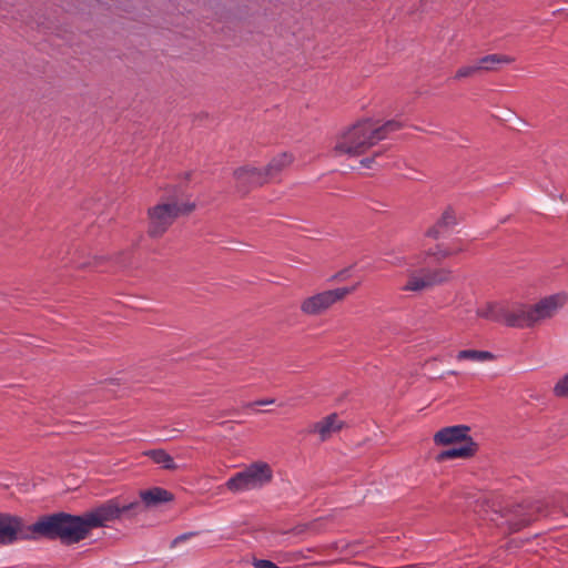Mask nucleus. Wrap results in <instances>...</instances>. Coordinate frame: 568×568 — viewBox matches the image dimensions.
Returning <instances> with one entry per match:
<instances>
[{
    "label": "nucleus",
    "instance_id": "obj_1",
    "mask_svg": "<svg viewBox=\"0 0 568 568\" xmlns=\"http://www.w3.org/2000/svg\"><path fill=\"white\" fill-rule=\"evenodd\" d=\"M142 511L143 506L140 500L122 503L120 498H113L81 516L57 513L54 515L59 540L65 545L77 544L85 539L92 529L103 527L108 521L119 519L123 515L134 516Z\"/></svg>",
    "mask_w": 568,
    "mask_h": 568
},
{
    "label": "nucleus",
    "instance_id": "obj_2",
    "mask_svg": "<svg viewBox=\"0 0 568 568\" xmlns=\"http://www.w3.org/2000/svg\"><path fill=\"white\" fill-rule=\"evenodd\" d=\"M40 538L59 539L54 514L42 516L34 524L27 525L20 516L0 513V545Z\"/></svg>",
    "mask_w": 568,
    "mask_h": 568
},
{
    "label": "nucleus",
    "instance_id": "obj_3",
    "mask_svg": "<svg viewBox=\"0 0 568 568\" xmlns=\"http://www.w3.org/2000/svg\"><path fill=\"white\" fill-rule=\"evenodd\" d=\"M194 207V203L180 202L174 196L161 200L148 210V235L161 237L179 216L190 214Z\"/></svg>",
    "mask_w": 568,
    "mask_h": 568
},
{
    "label": "nucleus",
    "instance_id": "obj_4",
    "mask_svg": "<svg viewBox=\"0 0 568 568\" xmlns=\"http://www.w3.org/2000/svg\"><path fill=\"white\" fill-rule=\"evenodd\" d=\"M376 144L371 119L358 121L342 132L334 146L335 155L358 156Z\"/></svg>",
    "mask_w": 568,
    "mask_h": 568
},
{
    "label": "nucleus",
    "instance_id": "obj_5",
    "mask_svg": "<svg viewBox=\"0 0 568 568\" xmlns=\"http://www.w3.org/2000/svg\"><path fill=\"white\" fill-rule=\"evenodd\" d=\"M546 515V507L541 501L511 504L500 510L499 518L503 521H497V525L506 526L509 532H517Z\"/></svg>",
    "mask_w": 568,
    "mask_h": 568
},
{
    "label": "nucleus",
    "instance_id": "obj_6",
    "mask_svg": "<svg viewBox=\"0 0 568 568\" xmlns=\"http://www.w3.org/2000/svg\"><path fill=\"white\" fill-rule=\"evenodd\" d=\"M272 479L273 469L271 466L265 462H255L232 476L225 486L233 493H241L262 488L271 483Z\"/></svg>",
    "mask_w": 568,
    "mask_h": 568
},
{
    "label": "nucleus",
    "instance_id": "obj_7",
    "mask_svg": "<svg viewBox=\"0 0 568 568\" xmlns=\"http://www.w3.org/2000/svg\"><path fill=\"white\" fill-rule=\"evenodd\" d=\"M357 285L352 287H338L335 290L323 291L306 297L301 303V311L308 316H317L329 310L335 303L343 301L347 295L356 290Z\"/></svg>",
    "mask_w": 568,
    "mask_h": 568
},
{
    "label": "nucleus",
    "instance_id": "obj_8",
    "mask_svg": "<svg viewBox=\"0 0 568 568\" xmlns=\"http://www.w3.org/2000/svg\"><path fill=\"white\" fill-rule=\"evenodd\" d=\"M452 272L447 268H420L407 272V282L402 287L404 292H422L430 290L436 285L447 283Z\"/></svg>",
    "mask_w": 568,
    "mask_h": 568
},
{
    "label": "nucleus",
    "instance_id": "obj_9",
    "mask_svg": "<svg viewBox=\"0 0 568 568\" xmlns=\"http://www.w3.org/2000/svg\"><path fill=\"white\" fill-rule=\"evenodd\" d=\"M501 323L516 328L535 326L531 306L523 303L504 302Z\"/></svg>",
    "mask_w": 568,
    "mask_h": 568
},
{
    "label": "nucleus",
    "instance_id": "obj_10",
    "mask_svg": "<svg viewBox=\"0 0 568 568\" xmlns=\"http://www.w3.org/2000/svg\"><path fill=\"white\" fill-rule=\"evenodd\" d=\"M237 192L246 194L250 190L262 186L266 182L263 169L254 166H242L233 172Z\"/></svg>",
    "mask_w": 568,
    "mask_h": 568
},
{
    "label": "nucleus",
    "instance_id": "obj_11",
    "mask_svg": "<svg viewBox=\"0 0 568 568\" xmlns=\"http://www.w3.org/2000/svg\"><path fill=\"white\" fill-rule=\"evenodd\" d=\"M567 302L565 294H554L541 298L538 303L530 305L535 325L551 318Z\"/></svg>",
    "mask_w": 568,
    "mask_h": 568
},
{
    "label": "nucleus",
    "instance_id": "obj_12",
    "mask_svg": "<svg viewBox=\"0 0 568 568\" xmlns=\"http://www.w3.org/2000/svg\"><path fill=\"white\" fill-rule=\"evenodd\" d=\"M469 427L465 425L448 426L439 429L434 435V443L437 446H447L456 443H466L471 439L468 436Z\"/></svg>",
    "mask_w": 568,
    "mask_h": 568
},
{
    "label": "nucleus",
    "instance_id": "obj_13",
    "mask_svg": "<svg viewBox=\"0 0 568 568\" xmlns=\"http://www.w3.org/2000/svg\"><path fill=\"white\" fill-rule=\"evenodd\" d=\"M343 427V422L338 419L336 414H331L322 420L312 425L310 432L317 433L322 440H326L334 433L338 432Z\"/></svg>",
    "mask_w": 568,
    "mask_h": 568
},
{
    "label": "nucleus",
    "instance_id": "obj_14",
    "mask_svg": "<svg viewBox=\"0 0 568 568\" xmlns=\"http://www.w3.org/2000/svg\"><path fill=\"white\" fill-rule=\"evenodd\" d=\"M294 161V156L290 153L283 152L274 156L270 163L263 169L266 182L275 179Z\"/></svg>",
    "mask_w": 568,
    "mask_h": 568
},
{
    "label": "nucleus",
    "instance_id": "obj_15",
    "mask_svg": "<svg viewBox=\"0 0 568 568\" xmlns=\"http://www.w3.org/2000/svg\"><path fill=\"white\" fill-rule=\"evenodd\" d=\"M141 504L143 509L145 507H154L163 503L171 501L173 499V495L164 488L154 487L146 490L140 491Z\"/></svg>",
    "mask_w": 568,
    "mask_h": 568
},
{
    "label": "nucleus",
    "instance_id": "obj_16",
    "mask_svg": "<svg viewBox=\"0 0 568 568\" xmlns=\"http://www.w3.org/2000/svg\"><path fill=\"white\" fill-rule=\"evenodd\" d=\"M456 216L452 209H446L438 221L426 231V236L439 239L446 231L456 224Z\"/></svg>",
    "mask_w": 568,
    "mask_h": 568
},
{
    "label": "nucleus",
    "instance_id": "obj_17",
    "mask_svg": "<svg viewBox=\"0 0 568 568\" xmlns=\"http://www.w3.org/2000/svg\"><path fill=\"white\" fill-rule=\"evenodd\" d=\"M476 452L477 444L473 442V439H468V442L464 443V445L460 447L440 452L436 456V462L442 463L448 459L468 458L471 457Z\"/></svg>",
    "mask_w": 568,
    "mask_h": 568
},
{
    "label": "nucleus",
    "instance_id": "obj_18",
    "mask_svg": "<svg viewBox=\"0 0 568 568\" xmlns=\"http://www.w3.org/2000/svg\"><path fill=\"white\" fill-rule=\"evenodd\" d=\"M403 128V123L397 120H389L384 124L377 125L373 120H371V129L373 131V135L376 144L386 139L390 133L398 131Z\"/></svg>",
    "mask_w": 568,
    "mask_h": 568
},
{
    "label": "nucleus",
    "instance_id": "obj_19",
    "mask_svg": "<svg viewBox=\"0 0 568 568\" xmlns=\"http://www.w3.org/2000/svg\"><path fill=\"white\" fill-rule=\"evenodd\" d=\"M514 61V58L505 54H488L478 60L480 72L483 71H496L499 64H509Z\"/></svg>",
    "mask_w": 568,
    "mask_h": 568
},
{
    "label": "nucleus",
    "instance_id": "obj_20",
    "mask_svg": "<svg viewBox=\"0 0 568 568\" xmlns=\"http://www.w3.org/2000/svg\"><path fill=\"white\" fill-rule=\"evenodd\" d=\"M504 302H489L476 311L477 316L501 323Z\"/></svg>",
    "mask_w": 568,
    "mask_h": 568
},
{
    "label": "nucleus",
    "instance_id": "obj_21",
    "mask_svg": "<svg viewBox=\"0 0 568 568\" xmlns=\"http://www.w3.org/2000/svg\"><path fill=\"white\" fill-rule=\"evenodd\" d=\"M144 455L150 457L155 464L161 465L165 470L178 469V465L174 463L172 456L164 449H151L145 452Z\"/></svg>",
    "mask_w": 568,
    "mask_h": 568
},
{
    "label": "nucleus",
    "instance_id": "obj_22",
    "mask_svg": "<svg viewBox=\"0 0 568 568\" xmlns=\"http://www.w3.org/2000/svg\"><path fill=\"white\" fill-rule=\"evenodd\" d=\"M458 361L489 362L495 358L494 354L488 351L463 349L457 354Z\"/></svg>",
    "mask_w": 568,
    "mask_h": 568
},
{
    "label": "nucleus",
    "instance_id": "obj_23",
    "mask_svg": "<svg viewBox=\"0 0 568 568\" xmlns=\"http://www.w3.org/2000/svg\"><path fill=\"white\" fill-rule=\"evenodd\" d=\"M478 73H480V70H479L478 62H476L474 64L460 67L456 71L454 79L460 80V79H465V78H471Z\"/></svg>",
    "mask_w": 568,
    "mask_h": 568
},
{
    "label": "nucleus",
    "instance_id": "obj_24",
    "mask_svg": "<svg viewBox=\"0 0 568 568\" xmlns=\"http://www.w3.org/2000/svg\"><path fill=\"white\" fill-rule=\"evenodd\" d=\"M462 251H463V248H462V247H459V248H457V250L453 251V250H450V248H448V247H444V246H442V245H437V246H436V248H435L434 251H433V250H429V251L427 252V255H428V256H434V257H436L438 261H440V260L447 258V257H449V256H452V255H454V254H456V253H458V252H462Z\"/></svg>",
    "mask_w": 568,
    "mask_h": 568
},
{
    "label": "nucleus",
    "instance_id": "obj_25",
    "mask_svg": "<svg viewBox=\"0 0 568 568\" xmlns=\"http://www.w3.org/2000/svg\"><path fill=\"white\" fill-rule=\"evenodd\" d=\"M554 394L558 397H568V373L557 382Z\"/></svg>",
    "mask_w": 568,
    "mask_h": 568
},
{
    "label": "nucleus",
    "instance_id": "obj_26",
    "mask_svg": "<svg viewBox=\"0 0 568 568\" xmlns=\"http://www.w3.org/2000/svg\"><path fill=\"white\" fill-rule=\"evenodd\" d=\"M196 535H197V532H195V531H190V532H185V534H182V535H180V536L175 537V538L171 541V548L176 547L180 542L185 541V540H187V539H190V538H192V537H194V536H196Z\"/></svg>",
    "mask_w": 568,
    "mask_h": 568
},
{
    "label": "nucleus",
    "instance_id": "obj_27",
    "mask_svg": "<svg viewBox=\"0 0 568 568\" xmlns=\"http://www.w3.org/2000/svg\"><path fill=\"white\" fill-rule=\"evenodd\" d=\"M306 530L317 531V529L315 528V523L296 526L291 530V532H293L295 535H301V534L305 532Z\"/></svg>",
    "mask_w": 568,
    "mask_h": 568
},
{
    "label": "nucleus",
    "instance_id": "obj_28",
    "mask_svg": "<svg viewBox=\"0 0 568 568\" xmlns=\"http://www.w3.org/2000/svg\"><path fill=\"white\" fill-rule=\"evenodd\" d=\"M253 566L254 568H281L276 566L274 562L266 559H254Z\"/></svg>",
    "mask_w": 568,
    "mask_h": 568
},
{
    "label": "nucleus",
    "instance_id": "obj_29",
    "mask_svg": "<svg viewBox=\"0 0 568 568\" xmlns=\"http://www.w3.org/2000/svg\"><path fill=\"white\" fill-rule=\"evenodd\" d=\"M347 546H348L347 544H341V542L336 541V542L331 544L329 546L321 547L317 550L318 551H324V550H326L328 548L329 549H334V550H345L347 548Z\"/></svg>",
    "mask_w": 568,
    "mask_h": 568
},
{
    "label": "nucleus",
    "instance_id": "obj_30",
    "mask_svg": "<svg viewBox=\"0 0 568 568\" xmlns=\"http://www.w3.org/2000/svg\"><path fill=\"white\" fill-rule=\"evenodd\" d=\"M381 155V152H376L374 153V155L372 158H365L361 161V164L365 168H371L373 162L375 161V158L376 156H379Z\"/></svg>",
    "mask_w": 568,
    "mask_h": 568
},
{
    "label": "nucleus",
    "instance_id": "obj_31",
    "mask_svg": "<svg viewBox=\"0 0 568 568\" xmlns=\"http://www.w3.org/2000/svg\"><path fill=\"white\" fill-rule=\"evenodd\" d=\"M275 400L273 398H270V399H262V400H256L254 403H248L246 404V407H253L255 405H270V404H273Z\"/></svg>",
    "mask_w": 568,
    "mask_h": 568
},
{
    "label": "nucleus",
    "instance_id": "obj_32",
    "mask_svg": "<svg viewBox=\"0 0 568 568\" xmlns=\"http://www.w3.org/2000/svg\"><path fill=\"white\" fill-rule=\"evenodd\" d=\"M295 557H296V559H300V558H307V556L303 555L302 552H297V554H295Z\"/></svg>",
    "mask_w": 568,
    "mask_h": 568
}]
</instances>
